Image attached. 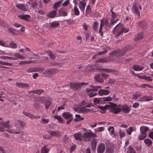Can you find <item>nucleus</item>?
Wrapping results in <instances>:
<instances>
[{
	"mask_svg": "<svg viewBox=\"0 0 153 153\" xmlns=\"http://www.w3.org/2000/svg\"><path fill=\"white\" fill-rule=\"evenodd\" d=\"M96 134H95L91 131V130H89L88 131L84 133L83 135V138L85 142H90L91 139L97 137Z\"/></svg>",
	"mask_w": 153,
	"mask_h": 153,
	"instance_id": "f257e3e1",
	"label": "nucleus"
},
{
	"mask_svg": "<svg viewBox=\"0 0 153 153\" xmlns=\"http://www.w3.org/2000/svg\"><path fill=\"white\" fill-rule=\"evenodd\" d=\"M90 86L91 87V88H87L86 90L90 97H91L96 95L97 93L95 92L97 91L98 89L101 88L100 86H94L93 85H90Z\"/></svg>",
	"mask_w": 153,
	"mask_h": 153,
	"instance_id": "f03ea898",
	"label": "nucleus"
},
{
	"mask_svg": "<svg viewBox=\"0 0 153 153\" xmlns=\"http://www.w3.org/2000/svg\"><path fill=\"white\" fill-rule=\"evenodd\" d=\"M109 111L115 114L119 113L120 111V105H117L116 104L109 102L108 103Z\"/></svg>",
	"mask_w": 153,
	"mask_h": 153,
	"instance_id": "7ed1b4c3",
	"label": "nucleus"
},
{
	"mask_svg": "<svg viewBox=\"0 0 153 153\" xmlns=\"http://www.w3.org/2000/svg\"><path fill=\"white\" fill-rule=\"evenodd\" d=\"M122 25V24L119 23L115 26L113 29V33L115 35V37H118L123 33V31L122 28H121Z\"/></svg>",
	"mask_w": 153,
	"mask_h": 153,
	"instance_id": "20e7f679",
	"label": "nucleus"
},
{
	"mask_svg": "<svg viewBox=\"0 0 153 153\" xmlns=\"http://www.w3.org/2000/svg\"><path fill=\"white\" fill-rule=\"evenodd\" d=\"M122 25V24L119 23L115 26L113 29V33L115 35V37H118L123 33V31L122 28H121Z\"/></svg>",
	"mask_w": 153,
	"mask_h": 153,
	"instance_id": "39448f33",
	"label": "nucleus"
},
{
	"mask_svg": "<svg viewBox=\"0 0 153 153\" xmlns=\"http://www.w3.org/2000/svg\"><path fill=\"white\" fill-rule=\"evenodd\" d=\"M122 25V24L119 23L115 26L113 29V33L115 35V37H118L123 33V31L122 28H121Z\"/></svg>",
	"mask_w": 153,
	"mask_h": 153,
	"instance_id": "423d86ee",
	"label": "nucleus"
},
{
	"mask_svg": "<svg viewBox=\"0 0 153 153\" xmlns=\"http://www.w3.org/2000/svg\"><path fill=\"white\" fill-rule=\"evenodd\" d=\"M122 25V24L119 23L115 26L113 29V33L115 35V37H118L123 33V31L122 28H121Z\"/></svg>",
	"mask_w": 153,
	"mask_h": 153,
	"instance_id": "0eeeda50",
	"label": "nucleus"
},
{
	"mask_svg": "<svg viewBox=\"0 0 153 153\" xmlns=\"http://www.w3.org/2000/svg\"><path fill=\"white\" fill-rule=\"evenodd\" d=\"M9 121L6 122L3 121L0 122V131L4 132L5 131L4 128H9L10 127V125L9 124Z\"/></svg>",
	"mask_w": 153,
	"mask_h": 153,
	"instance_id": "6e6552de",
	"label": "nucleus"
},
{
	"mask_svg": "<svg viewBox=\"0 0 153 153\" xmlns=\"http://www.w3.org/2000/svg\"><path fill=\"white\" fill-rule=\"evenodd\" d=\"M137 5V4L136 2L134 3L132 8V11L134 14L137 15V18H140V13L138 9Z\"/></svg>",
	"mask_w": 153,
	"mask_h": 153,
	"instance_id": "1a4fd4ad",
	"label": "nucleus"
},
{
	"mask_svg": "<svg viewBox=\"0 0 153 153\" xmlns=\"http://www.w3.org/2000/svg\"><path fill=\"white\" fill-rule=\"evenodd\" d=\"M120 111L125 113H128L131 110V108L126 105H120Z\"/></svg>",
	"mask_w": 153,
	"mask_h": 153,
	"instance_id": "9d476101",
	"label": "nucleus"
},
{
	"mask_svg": "<svg viewBox=\"0 0 153 153\" xmlns=\"http://www.w3.org/2000/svg\"><path fill=\"white\" fill-rule=\"evenodd\" d=\"M105 149L104 144L102 143H100L97 146V153H103L105 151Z\"/></svg>",
	"mask_w": 153,
	"mask_h": 153,
	"instance_id": "9b49d317",
	"label": "nucleus"
},
{
	"mask_svg": "<svg viewBox=\"0 0 153 153\" xmlns=\"http://www.w3.org/2000/svg\"><path fill=\"white\" fill-rule=\"evenodd\" d=\"M16 6L18 9L22 10L28 11L29 10L28 6L24 4H16Z\"/></svg>",
	"mask_w": 153,
	"mask_h": 153,
	"instance_id": "f8f14e48",
	"label": "nucleus"
},
{
	"mask_svg": "<svg viewBox=\"0 0 153 153\" xmlns=\"http://www.w3.org/2000/svg\"><path fill=\"white\" fill-rule=\"evenodd\" d=\"M18 17L19 18L23 20L29 22L30 21V16L29 15H18Z\"/></svg>",
	"mask_w": 153,
	"mask_h": 153,
	"instance_id": "ddd939ff",
	"label": "nucleus"
},
{
	"mask_svg": "<svg viewBox=\"0 0 153 153\" xmlns=\"http://www.w3.org/2000/svg\"><path fill=\"white\" fill-rule=\"evenodd\" d=\"M70 86L71 88L74 90H78L80 88V85L79 83H75L74 82H71L70 83Z\"/></svg>",
	"mask_w": 153,
	"mask_h": 153,
	"instance_id": "4468645a",
	"label": "nucleus"
},
{
	"mask_svg": "<svg viewBox=\"0 0 153 153\" xmlns=\"http://www.w3.org/2000/svg\"><path fill=\"white\" fill-rule=\"evenodd\" d=\"M106 145V153H112L114 151V146L111 143Z\"/></svg>",
	"mask_w": 153,
	"mask_h": 153,
	"instance_id": "2eb2a0df",
	"label": "nucleus"
},
{
	"mask_svg": "<svg viewBox=\"0 0 153 153\" xmlns=\"http://www.w3.org/2000/svg\"><path fill=\"white\" fill-rule=\"evenodd\" d=\"M56 71V69L55 68H51L49 69L46 70L44 74L47 75H53L54 74Z\"/></svg>",
	"mask_w": 153,
	"mask_h": 153,
	"instance_id": "dca6fc26",
	"label": "nucleus"
},
{
	"mask_svg": "<svg viewBox=\"0 0 153 153\" xmlns=\"http://www.w3.org/2000/svg\"><path fill=\"white\" fill-rule=\"evenodd\" d=\"M74 137H75L76 140H79L80 141L82 140L83 136H82L81 134L76 133L74 135Z\"/></svg>",
	"mask_w": 153,
	"mask_h": 153,
	"instance_id": "f3484780",
	"label": "nucleus"
},
{
	"mask_svg": "<svg viewBox=\"0 0 153 153\" xmlns=\"http://www.w3.org/2000/svg\"><path fill=\"white\" fill-rule=\"evenodd\" d=\"M110 91L107 90L101 89L98 92V94L100 96L103 95H107L109 94Z\"/></svg>",
	"mask_w": 153,
	"mask_h": 153,
	"instance_id": "a211bd4d",
	"label": "nucleus"
},
{
	"mask_svg": "<svg viewBox=\"0 0 153 153\" xmlns=\"http://www.w3.org/2000/svg\"><path fill=\"white\" fill-rule=\"evenodd\" d=\"M97 145V141L95 139H93L91 142V145L92 149L94 151H95Z\"/></svg>",
	"mask_w": 153,
	"mask_h": 153,
	"instance_id": "6ab92c4d",
	"label": "nucleus"
},
{
	"mask_svg": "<svg viewBox=\"0 0 153 153\" xmlns=\"http://www.w3.org/2000/svg\"><path fill=\"white\" fill-rule=\"evenodd\" d=\"M59 25L60 24L58 22L55 21L50 23L49 27L52 29L59 26Z\"/></svg>",
	"mask_w": 153,
	"mask_h": 153,
	"instance_id": "aec40b11",
	"label": "nucleus"
},
{
	"mask_svg": "<svg viewBox=\"0 0 153 153\" xmlns=\"http://www.w3.org/2000/svg\"><path fill=\"white\" fill-rule=\"evenodd\" d=\"M101 74H99L95 76L94 79L95 80L99 83H102L104 82L103 79L101 77Z\"/></svg>",
	"mask_w": 153,
	"mask_h": 153,
	"instance_id": "412c9836",
	"label": "nucleus"
},
{
	"mask_svg": "<svg viewBox=\"0 0 153 153\" xmlns=\"http://www.w3.org/2000/svg\"><path fill=\"white\" fill-rule=\"evenodd\" d=\"M62 116L65 119L68 120L72 118V115L69 112H66L63 113L62 115Z\"/></svg>",
	"mask_w": 153,
	"mask_h": 153,
	"instance_id": "4be33fe9",
	"label": "nucleus"
},
{
	"mask_svg": "<svg viewBox=\"0 0 153 153\" xmlns=\"http://www.w3.org/2000/svg\"><path fill=\"white\" fill-rule=\"evenodd\" d=\"M16 85L19 87L21 88H27L29 87V85L28 84L19 82H16Z\"/></svg>",
	"mask_w": 153,
	"mask_h": 153,
	"instance_id": "5701e85b",
	"label": "nucleus"
},
{
	"mask_svg": "<svg viewBox=\"0 0 153 153\" xmlns=\"http://www.w3.org/2000/svg\"><path fill=\"white\" fill-rule=\"evenodd\" d=\"M59 13L60 16H65L67 15V12L63 8L59 10Z\"/></svg>",
	"mask_w": 153,
	"mask_h": 153,
	"instance_id": "b1692460",
	"label": "nucleus"
},
{
	"mask_svg": "<svg viewBox=\"0 0 153 153\" xmlns=\"http://www.w3.org/2000/svg\"><path fill=\"white\" fill-rule=\"evenodd\" d=\"M57 14L56 10H53L50 12L47 15V16L49 18H53L56 16Z\"/></svg>",
	"mask_w": 153,
	"mask_h": 153,
	"instance_id": "393cba45",
	"label": "nucleus"
},
{
	"mask_svg": "<svg viewBox=\"0 0 153 153\" xmlns=\"http://www.w3.org/2000/svg\"><path fill=\"white\" fill-rule=\"evenodd\" d=\"M127 49H124V50H123L121 51H120L119 50H117L118 52L117 54V57L118 58L120 57L124 56L125 54V52L126 51Z\"/></svg>",
	"mask_w": 153,
	"mask_h": 153,
	"instance_id": "a878e982",
	"label": "nucleus"
},
{
	"mask_svg": "<svg viewBox=\"0 0 153 153\" xmlns=\"http://www.w3.org/2000/svg\"><path fill=\"white\" fill-rule=\"evenodd\" d=\"M152 97L151 96H144L143 97H141L140 101H149L152 100Z\"/></svg>",
	"mask_w": 153,
	"mask_h": 153,
	"instance_id": "bb28decb",
	"label": "nucleus"
},
{
	"mask_svg": "<svg viewBox=\"0 0 153 153\" xmlns=\"http://www.w3.org/2000/svg\"><path fill=\"white\" fill-rule=\"evenodd\" d=\"M86 5V3L80 1L79 3V7L81 11H83L84 10L85 7Z\"/></svg>",
	"mask_w": 153,
	"mask_h": 153,
	"instance_id": "cd10ccee",
	"label": "nucleus"
},
{
	"mask_svg": "<svg viewBox=\"0 0 153 153\" xmlns=\"http://www.w3.org/2000/svg\"><path fill=\"white\" fill-rule=\"evenodd\" d=\"M149 130V128L145 126H142L140 127V132L146 133V132Z\"/></svg>",
	"mask_w": 153,
	"mask_h": 153,
	"instance_id": "c85d7f7f",
	"label": "nucleus"
},
{
	"mask_svg": "<svg viewBox=\"0 0 153 153\" xmlns=\"http://www.w3.org/2000/svg\"><path fill=\"white\" fill-rule=\"evenodd\" d=\"M143 37V32H141L138 33L137 36L134 38V41H137L139 40L142 39Z\"/></svg>",
	"mask_w": 153,
	"mask_h": 153,
	"instance_id": "c756f323",
	"label": "nucleus"
},
{
	"mask_svg": "<svg viewBox=\"0 0 153 153\" xmlns=\"http://www.w3.org/2000/svg\"><path fill=\"white\" fill-rule=\"evenodd\" d=\"M64 64L63 63H58L55 62H51L49 66H57L59 67H61L62 66V65Z\"/></svg>",
	"mask_w": 153,
	"mask_h": 153,
	"instance_id": "7c9ffc66",
	"label": "nucleus"
},
{
	"mask_svg": "<svg viewBox=\"0 0 153 153\" xmlns=\"http://www.w3.org/2000/svg\"><path fill=\"white\" fill-rule=\"evenodd\" d=\"M28 3L29 4L32 5L31 7H32L33 8H35L38 5L37 3L34 0H30Z\"/></svg>",
	"mask_w": 153,
	"mask_h": 153,
	"instance_id": "2f4dec72",
	"label": "nucleus"
},
{
	"mask_svg": "<svg viewBox=\"0 0 153 153\" xmlns=\"http://www.w3.org/2000/svg\"><path fill=\"white\" fill-rule=\"evenodd\" d=\"M137 24L140 27L142 28H145L147 26V24L144 22H138Z\"/></svg>",
	"mask_w": 153,
	"mask_h": 153,
	"instance_id": "473e14b6",
	"label": "nucleus"
},
{
	"mask_svg": "<svg viewBox=\"0 0 153 153\" xmlns=\"http://www.w3.org/2000/svg\"><path fill=\"white\" fill-rule=\"evenodd\" d=\"M97 69L99 70L100 71H105V72H107L108 73L112 72H114L115 71L114 69H108V68H97Z\"/></svg>",
	"mask_w": 153,
	"mask_h": 153,
	"instance_id": "72a5a7b5",
	"label": "nucleus"
},
{
	"mask_svg": "<svg viewBox=\"0 0 153 153\" xmlns=\"http://www.w3.org/2000/svg\"><path fill=\"white\" fill-rule=\"evenodd\" d=\"M133 68L134 70L136 71H139L142 70L144 68L137 65H135L133 66Z\"/></svg>",
	"mask_w": 153,
	"mask_h": 153,
	"instance_id": "f704fd0d",
	"label": "nucleus"
},
{
	"mask_svg": "<svg viewBox=\"0 0 153 153\" xmlns=\"http://www.w3.org/2000/svg\"><path fill=\"white\" fill-rule=\"evenodd\" d=\"M44 91L42 89H38L36 90H34L31 91V92L35 94H37L38 95L41 94Z\"/></svg>",
	"mask_w": 153,
	"mask_h": 153,
	"instance_id": "c9c22d12",
	"label": "nucleus"
},
{
	"mask_svg": "<svg viewBox=\"0 0 153 153\" xmlns=\"http://www.w3.org/2000/svg\"><path fill=\"white\" fill-rule=\"evenodd\" d=\"M146 133L140 132V134L139 136L138 139L139 140H143L146 137Z\"/></svg>",
	"mask_w": 153,
	"mask_h": 153,
	"instance_id": "e433bc0d",
	"label": "nucleus"
},
{
	"mask_svg": "<svg viewBox=\"0 0 153 153\" xmlns=\"http://www.w3.org/2000/svg\"><path fill=\"white\" fill-rule=\"evenodd\" d=\"M62 2V0H60L55 3L53 5V7L54 9L57 8L60 6V4Z\"/></svg>",
	"mask_w": 153,
	"mask_h": 153,
	"instance_id": "4c0bfd02",
	"label": "nucleus"
},
{
	"mask_svg": "<svg viewBox=\"0 0 153 153\" xmlns=\"http://www.w3.org/2000/svg\"><path fill=\"white\" fill-rule=\"evenodd\" d=\"M109 61V60L107 57H104L101 59L98 60L97 61V62L102 63H104L108 62Z\"/></svg>",
	"mask_w": 153,
	"mask_h": 153,
	"instance_id": "58836bf2",
	"label": "nucleus"
},
{
	"mask_svg": "<svg viewBox=\"0 0 153 153\" xmlns=\"http://www.w3.org/2000/svg\"><path fill=\"white\" fill-rule=\"evenodd\" d=\"M54 117L55 119H57L59 123H64V122H63V120L60 116L56 115H54Z\"/></svg>",
	"mask_w": 153,
	"mask_h": 153,
	"instance_id": "ea45409f",
	"label": "nucleus"
},
{
	"mask_svg": "<svg viewBox=\"0 0 153 153\" xmlns=\"http://www.w3.org/2000/svg\"><path fill=\"white\" fill-rule=\"evenodd\" d=\"M144 142L147 146H150L152 144V141L149 139H146L144 140Z\"/></svg>",
	"mask_w": 153,
	"mask_h": 153,
	"instance_id": "a19ab883",
	"label": "nucleus"
},
{
	"mask_svg": "<svg viewBox=\"0 0 153 153\" xmlns=\"http://www.w3.org/2000/svg\"><path fill=\"white\" fill-rule=\"evenodd\" d=\"M46 146L45 145L41 149V153H48L49 149L46 148Z\"/></svg>",
	"mask_w": 153,
	"mask_h": 153,
	"instance_id": "79ce46f5",
	"label": "nucleus"
},
{
	"mask_svg": "<svg viewBox=\"0 0 153 153\" xmlns=\"http://www.w3.org/2000/svg\"><path fill=\"white\" fill-rule=\"evenodd\" d=\"M14 56H15V57H14V58H16V60L18 59H24L25 58L22 56L21 55L19 54L18 53H15L14 55Z\"/></svg>",
	"mask_w": 153,
	"mask_h": 153,
	"instance_id": "37998d69",
	"label": "nucleus"
},
{
	"mask_svg": "<svg viewBox=\"0 0 153 153\" xmlns=\"http://www.w3.org/2000/svg\"><path fill=\"white\" fill-rule=\"evenodd\" d=\"M99 25V23L97 22H95L94 23L93 25V28L96 32L98 30V27Z\"/></svg>",
	"mask_w": 153,
	"mask_h": 153,
	"instance_id": "c03bdc74",
	"label": "nucleus"
},
{
	"mask_svg": "<svg viewBox=\"0 0 153 153\" xmlns=\"http://www.w3.org/2000/svg\"><path fill=\"white\" fill-rule=\"evenodd\" d=\"M127 153H136L134 148L131 146H130L128 149Z\"/></svg>",
	"mask_w": 153,
	"mask_h": 153,
	"instance_id": "a18cd8bd",
	"label": "nucleus"
},
{
	"mask_svg": "<svg viewBox=\"0 0 153 153\" xmlns=\"http://www.w3.org/2000/svg\"><path fill=\"white\" fill-rule=\"evenodd\" d=\"M16 30V29L11 28H10L8 29L9 32L11 33L14 36H16L17 35V34L15 32Z\"/></svg>",
	"mask_w": 153,
	"mask_h": 153,
	"instance_id": "49530a36",
	"label": "nucleus"
},
{
	"mask_svg": "<svg viewBox=\"0 0 153 153\" xmlns=\"http://www.w3.org/2000/svg\"><path fill=\"white\" fill-rule=\"evenodd\" d=\"M109 106L108 104H106L104 106H99V108L101 109L102 110L105 111L106 109H109Z\"/></svg>",
	"mask_w": 153,
	"mask_h": 153,
	"instance_id": "de8ad7c7",
	"label": "nucleus"
},
{
	"mask_svg": "<svg viewBox=\"0 0 153 153\" xmlns=\"http://www.w3.org/2000/svg\"><path fill=\"white\" fill-rule=\"evenodd\" d=\"M51 104V102L50 100H48L45 102V108L46 109H48L49 106Z\"/></svg>",
	"mask_w": 153,
	"mask_h": 153,
	"instance_id": "09e8293b",
	"label": "nucleus"
},
{
	"mask_svg": "<svg viewBox=\"0 0 153 153\" xmlns=\"http://www.w3.org/2000/svg\"><path fill=\"white\" fill-rule=\"evenodd\" d=\"M83 107L80 110L81 112L83 113H86L91 111V110L89 109H85Z\"/></svg>",
	"mask_w": 153,
	"mask_h": 153,
	"instance_id": "8fccbe9b",
	"label": "nucleus"
},
{
	"mask_svg": "<svg viewBox=\"0 0 153 153\" xmlns=\"http://www.w3.org/2000/svg\"><path fill=\"white\" fill-rule=\"evenodd\" d=\"M0 57L3 59H11L13 60H16V58H14V57H9L8 56H1Z\"/></svg>",
	"mask_w": 153,
	"mask_h": 153,
	"instance_id": "3c124183",
	"label": "nucleus"
},
{
	"mask_svg": "<svg viewBox=\"0 0 153 153\" xmlns=\"http://www.w3.org/2000/svg\"><path fill=\"white\" fill-rule=\"evenodd\" d=\"M74 10L75 14L76 16H78L79 14V12L77 7L75 6L74 7Z\"/></svg>",
	"mask_w": 153,
	"mask_h": 153,
	"instance_id": "603ef678",
	"label": "nucleus"
},
{
	"mask_svg": "<svg viewBox=\"0 0 153 153\" xmlns=\"http://www.w3.org/2000/svg\"><path fill=\"white\" fill-rule=\"evenodd\" d=\"M60 135V132L57 131H53V136L59 137Z\"/></svg>",
	"mask_w": 153,
	"mask_h": 153,
	"instance_id": "864d4df0",
	"label": "nucleus"
},
{
	"mask_svg": "<svg viewBox=\"0 0 153 153\" xmlns=\"http://www.w3.org/2000/svg\"><path fill=\"white\" fill-rule=\"evenodd\" d=\"M0 64H1L4 65H10L12 66V64L11 63H9L7 62H3L0 61Z\"/></svg>",
	"mask_w": 153,
	"mask_h": 153,
	"instance_id": "5fc2aeb1",
	"label": "nucleus"
},
{
	"mask_svg": "<svg viewBox=\"0 0 153 153\" xmlns=\"http://www.w3.org/2000/svg\"><path fill=\"white\" fill-rule=\"evenodd\" d=\"M10 44L11 46V47L13 48H16L17 47V45L15 43L13 42H11Z\"/></svg>",
	"mask_w": 153,
	"mask_h": 153,
	"instance_id": "6e6d98bb",
	"label": "nucleus"
},
{
	"mask_svg": "<svg viewBox=\"0 0 153 153\" xmlns=\"http://www.w3.org/2000/svg\"><path fill=\"white\" fill-rule=\"evenodd\" d=\"M133 128L132 127H130L129 128L126 130V132L129 135H130L131 134V132L132 131Z\"/></svg>",
	"mask_w": 153,
	"mask_h": 153,
	"instance_id": "4d7b16f0",
	"label": "nucleus"
},
{
	"mask_svg": "<svg viewBox=\"0 0 153 153\" xmlns=\"http://www.w3.org/2000/svg\"><path fill=\"white\" fill-rule=\"evenodd\" d=\"M118 52V51L117 50H114L111 52L110 53L109 55L111 56H113L115 54H116V56H117V53Z\"/></svg>",
	"mask_w": 153,
	"mask_h": 153,
	"instance_id": "13d9d810",
	"label": "nucleus"
},
{
	"mask_svg": "<svg viewBox=\"0 0 153 153\" xmlns=\"http://www.w3.org/2000/svg\"><path fill=\"white\" fill-rule=\"evenodd\" d=\"M119 133L120 137H124L126 134L125 132L122 131L121 130H119Z\"/></svg>",
	"mask_w": 153,
	"mask_h": 153,
	"instance_id": "bf43d9fd",
	"label": "nucleus"
},
{
	"mask_svg": "<svg viewBox=\"0 0 153 153\" xmlns=\"http://www.w3.org/2000/svg\"><path fill=\"white\" fill-rule=\"evenodd\" d=\"M40 117V116H36L33 114H31L30 118V119H36L39 118Z\"/></svg>",
	"mask_w": 153,
	"mask_h": 153,
	"instance_id": "052dcab7",
	"label": "nucleus"
},
{
	"mask_svg": "<svg viewBox=\"0 0 153 153\" xmlns=\"http://www.w3.org/2000/svg\"><path fill=\"white\" fill-rule=\"evenodd\" d=\"M18 122H19V124L21 126L22 128H23V127L25 125L24 122L21 120H18Z\"/></svg>",
	"mask_w": 153,
	"mask_h": 153,
	"instance_id": "680f3d73",
	"label": "nucleus"
},
{
	"mask_svg": "<svg viewBox=\"0 0 153 153\" xmlns=\"http://www.w3.org/2000/svg\"><path fill=\"white\" fill-rule=\"evenodd\" d=\"M104 130V128L103 127H100L97 129H95V131L96 132H98L99 131H103Z\"/></svg>",
	"mask_w": 153,
	"mask_h": 153,
	"instance_id": "e2e57ef3",
	"label": "nucleus"
},
{
	"mask_svg": "<svg viewBox=\"0 0 153 153\" xmlns=\"http://www.w3.org/2000/svg\"><path fill=\"white\" fill-rule=\"evenodd\" d=\"M88 26H89V25H87L86 23H84L83 24L82 26H83V28L85 30H87L88 29Z\"/></svg>",
	"mask_w": 153,
	"mask_h": 153,
	"instance_id": "0e129e2a",
	"label": "nucleus"
},
{
	"mask_svg": "<svg viewBox=\"0 0 153 153\" xmlns=\"http://www.w3.org/2000/svg\"><path fill=\"white\" fill-rule=\"evenodd\" d=\"M101 76H102L104 79H106L109 76V75L106 74L102 73L101 74Z\"/></svg>",
	"mask_w": 153,
	"mask_h": 153,
	"instance_id": "69168bd1",
	"label": "nucleus"
},
{
	"mask_svg": "<svg viewBox=\"0 0 153 153\" xmlns=\"http://www.w3.org/2000/svg\"><path fill=\"white\" fill-rule=\"evenodd\" d=\"M143 78H144V79L145 80L150 81H152V79L151 78V77L150 76H145Z\"/></svg>",
	"mask_w": 153,
	"mask_h": 153,
	"instance_id": "338daca9",
	"label": "nucleus"
},
{
	"mask_svg": "<svg viewBox=\"0 0 153 153\" xmlns=\"http://www.w3.org/2000/svg\"><path fill=\"white\" fill-rule=\"evenodd\" d=\"M49 120L48 119H46L44 118H43L42 119V121L43 122L44 124H47L48 123Z\"/></svg>",
	"mask_w": 153,
	"mask_h": 153,
	"instance_id": "774afa93",
	"label": "nucleus"
}]
</instances>
